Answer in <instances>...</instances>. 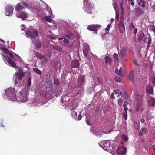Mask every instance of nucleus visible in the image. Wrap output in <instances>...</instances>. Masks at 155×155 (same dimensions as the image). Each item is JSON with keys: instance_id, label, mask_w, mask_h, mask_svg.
Returning <instances> with one entry per match:
<instances>
[{"instance_id": "nucleus-1", "label": "nucleus", "mask_w": 155, "mask_h": 155, "mask_svg": "<svg viewBox=\"0 0 155 155\" xmlns=\"http://www.w3.org/2000/svg\"><path fill=\"white\" fill-rule=\"evenodd\" d=\"M1 49L5 53L8 54L10 56V57H9L7 55H5L3 54H1L3 58V59L4 62L5 63H8V64L11 66L15 68H17V66L15 63L12 60V59L15 60L14 58V55L19 57H20V56L17 54L14 53L12 51H9L5 47H2L1 48Z\"/></svg>"}, {"instance_id": "nucleus-2", "label": "nucleus", "mask_w": 155, "mask_h": 155, "mask_svg": "<svg viewBox=\"0 0 155 155\" xmlns=\"http://www.w3.org/2000/svg\"><path fill=\"white\" fill-rule=\"evenodd\" d=\"M25 34L27 37L32 40V42L36 47L39 48L41 45L39 41L37 39H35L36 37L38 35V32L35 30L29 29L26 31Z\"/></svg>"}, {"instance_id": "nucleus-3", "label": "nucleus", "mask_w": 155, "mask_h": 155, "mask_svg": "<svg viewBox=\"0 0 155 155\" xmlns=\"http://www.w3.org/2000/svg\"><path fill=\"white\" fill-rule=\"evenodd\" d=\"M31 84V79L28 77L27 82V88H24L19 92L20 96L19 98L20 101L23 102H25L27 101L28 95L29 87Z\"/></svg>"}, {"instance_id": "nucleus-4", "label": "nucleus", "mask_w": 155, "mask_h": 155, "mask_svg": "<svg viewBox=\"0 0 155 155\" xmlns=\"http://www.w3.org/2000/svg\"><path fill=\"white\" fill-rule=\"evenodd\" d=\"M16 93V91L12 87L7 89L5 91V97L9 101H17Z\"/></svg>"}, {"instance_id": "nucleus-5", "label": "nucleus", "mask_w": 155, "mask_h": 155, "mask_svg": "<svg viewBox=\"0 0 155 155\" xmlns=\"http://www.w3.org/2000/svg\"><path fill=\"white\" fill-rule=\"evenodd\" d=\"M85 82V77L84 75L80 76L78 77V85L80 87L81 90L83 89V86ZM81 91L76 92L74 95L75 99H78L81 96Z\"/></svg>"}, {"instance_id": "nucleus-6", "label": "nucleus", "mask_w": 155, "mask_h": 155, "mask_svg": "<svg viewBox=\"0 0 155 155\" xmlns=\"http://www.w3.org/2000/svg\"><path fill=\"white\" fill-rule=\"evenodd\" d=\"M78 106V104L74 101L71 106V107H70V110L71 111V115L73 118L76 120L79 121L82 119V117L81 115V111L79 112V114L77 116V110H76L75 108Z\"/></svg>"}, {"instance_id": "nucleus-7", "label": "nucleus", "mask_w": 155, "mask_h": 155, "mask_svg": "<svg viewBox=\"0 0 155 155\" xmlns=\"http://www.w3.org/2000/svg\"><path fill=\"white\" fill-rule=\"evenodd\" d=\"M99 146L104 150L108 151H113L115 148L114 146L111 145V142L103 140L99 143Z\"/></svg>"}, {"instance_id": "nucleus-8", "label": "nucleus", "mask_w": 155, "mask_h": 155, "mask_svg": "<svg viewBox=\"0 0 155 155\" xmlns=\"http://www.w3.org/2000/svg\"><path fill=\"white\" fill-rule=\"evenodd\" d=\"M24 76V74L22 71H18L17 73H15L14 75L13 78V80L14 81L15 85L17 84L18 83L20 86L23 84V82L22 78Z\"/></svg>"}, {"instance_id": "nucleus-9", "label": "nucleus", "mask_w": 155, "mask_h": 155, "mask_svg": "<svg viewBox=\"0 0 155 155\" xmlns=\"http://www.w3.org/2000/svg\"><path fill=\"white\" fill-rule=\"evenodd\" d=\"M84 10L88 14H91L94 10V8L91 2L89 0L84 1Z\"/></svg>"}, {"instance_id": "nucleus-10", "label": "nucleus", "mask_w": 155, "mask_h": 155, "mask_svg": "<svg viewBox=\"0 0 155 155\" xmlns=\"http://www.w3.org/2000/svg\"><path fill=\"white\" fill-rule=\"evenodd\" d=\"M101 26L99 25L93 24L89 25L87 28V29L90 31H94V33L97 34V30L100 28Z\"/></svg>"}, {"instance_id": "nucleus-11", "label": "nucleus", "mask_w": 155, "mask_h": 155, "mask_svg": "<svg viewBox=\"0 0 155 155\" xmlns=\"http://www.w3.org/2000/svg\"><path fill=\"white\" fill-rule=\"evenodd\" d=\"M14 9V7L12 6L9 5L6 6L5 8V15L8 16L11 15L12 14Z\"/></svg>"}, {"instance_id": "nucleus-12", "label": "nucleus", "mask_w": 155, "mask_h": 155, "mask_svg": "<svg viewBox=\"0 0 155 155\" xmlns=\"http://www.w3.org/2000/svg\"><path fill=\"white\" fill-rule=\"evenodd\" d=\"M127 152L126 148L122 146L119 147L117 151V155H124Z\"/></svg>"}, {"instance_id": "nucleus-13", "label": "nucleus", "mask_w": 155, "mask_h": 155, "mask_svg": "<svg viewBox=\"0 0 155 155\" xmlns=\"http://www.w3.org/2000/svg\"><path fill=\"white\" fill-rule=\"evenodd\" d=\"M16 15L17 18H21L23 20L27 18L28 16V14L25 12H22L20 13H16Z\"/></svg>"}, {"instance_id": "nucleus-14", "label": "nucleus", "mask_w": 155, "mask_h": 155, "mask_svg": "<svg viewBox=\"0 0 155 155\" xmlns=\"http://www.w3.org/2000/svg\"><path fill=\"white\" fill-rule=\"evenodd\" d=\"M70 99V97L68 95H64L61 97V102L64 104H67Z\"/></svg>"}, {"instance_id": "nucleus-15", "label": "nucleus", "mask_w": 155, "mask_h": 155, "mask_svg": "<svg viewBox=\"0 0 155 155\" xmlns=\"http://www.w3.org/2000/svg\"><path fill=\"white\" fill-rule=\"evenodd\" d=\"M80 64L79 61L77 59L74 60L71 62V66L74 68H76L79 66Z\"/></svg>"}, {"instance_id": "nucleus-16", "label": "nucleus", "mask_w": 155, "mask_h": 155, "mask_svg": "<svg viewBox=\"0 0 155 155\" xmlns=\"http://www.w3.org/2000/svg\"><path fill=\"white\" fill-rule=\"evenodd\" d=\"M134 95L136 100L137 102H141L143 97L142 95H140L139 93L137 92L135 93Z\"/></svg>"}, {"instance_id": "nucleus-17", "label": "nucleus", "mask_w": 155, "mask_h": 155, "mask_svg": "<svg viewBox=\"0 0 155 155\" xmlns=\"http://www.w3.org/2000/svg\"><path fill=\"white\" fill-rule=\"evenodd\" d=\"M148 106L149 107H153L155 104V99L153 98L149 99L148 101Z\"/></svg>"}, {"instance_id": "nucleus-18", "label": "nucleus", "mask_w": 155, "mask_h": 155, "mask_svg": "<svg viewBox=\"0 0 155 155\" xmlns=\"http://www.w3.org/2000/svg\"><path fill=\"white\" fill-rule=\"evenodd\" d=\"M89 50V47L88 45H86L83 48V53L84 56L87 55L88 51Z\"/></svg>"}, {"instance_id": "nucleus-19", "label": "nucleus", "mask_w": 155, "mask_h": 155, "mask_svg": "<svg viewBox=\"0 0 155 155\" xmlns=\"http://www.w3.org/2000/svg\"><path fill=\"white\" fill-rule=\"evenodd\" d=\"M15 10L17 11H20L23 9H25V8L23 7L20 3H18L15 8Z\"/></svg>"}, {"instance_id": "nucleus-20", "label": "nucleus", "mask_w": 155, "mask_h": 155, "mask_svg": "<svg viewBox=\"0 0 155 155\" xmlns=\"http://www.w3.org/2000/svg\"><path fill=\"white\" fill-rule=\"evenodd\" d=\"M146 91L147 93L153 94V91L152 87L150 85L147 86L146 87Z\"/></svg>"}, {"instance_id": "nucleus-21", "label": "nucleus", "mask_w": 155, "mask_h": 155, "mask_svg": "<svg viewBox=\"0 0 155 155\" xmlns=\"http://www.w3.org/2000/svg\"><path fill=\"white\" fill-rule=\"evenodd\" d=\"M143 41L144 42L147 43L148 46H149L151 43V38L150 37H145L144 38Z\"/></svg>"}, {"instance_id": "nucleus-22", "label": "nucleus", "mask_w": 155, "mask_h": 155, "mask_svg": "<svg viewBox=\"0 0 155 155\" xmlns=\"http://www.w3.org/2000/svg\"><path fill=\"white\" fill-rule=\"evenodd\" d=\"M116 73L119 76H122L124 75V70L122 69L121 67L120 68L119 71H118L117 69L115 70Z\"/></svg>"}, {"instance_id": "nucleus-23", "label": "nucleus", "mask_w": 155, "mask_h": 155, "mask_svg": "<svg viewBox=\"0 0 155 155\" xmlns=\"http://www.w3.org/2000/svg\"><path fill=\"white\" fill-rule=\"evenodd\" d=\"M21 3L23 5L25 6L26 8L28 9H31L33 8V7L32 6L30 5H28L24 1H21Z\"/></svg>"}, {"instance_id": "nucleus-24", "label": "nucleus", "mask_w": 155, "mask_h": 155, "mask_svg": "<svg viewBox=\"0 0 155 155\" xmlns=\"http://www.w3.org/2000/svg\"><path fill=\"white\" fill-rule=\"evenodd\" d=\"M144 34L142 31L139 32L138 34V39L140 41H141L144 36Z\"/></svg>"}, {"instance_id": "nucleus-25", "label": "nucleus", "mask_w": 155, "mask_h": 155, "mask_svg": "<svg viewBox=\"0 0 155 155\" xmlns=\"http://www.w3.org/2000/svg\"><path fill=\"white\" fill-rule=\"evenodd\" d=\"M127 49L125 48H123L120 53V55L121 57H123L126 54Z\"/></svg>"}, {"instance_id": "nucleus-26", "label": "nucleus", "mask_w": 155, "mask_h": 155, "mask_svg": "<svg viewBox=\"0 0 155 155\" xmlns=\"http://www.w3.org/2000/svg\"><path fill=\"white\" fill-rule=\"evenodd\" d=\"M134 72L133 71H132L129 74V79L131 81H133L134 80Z\"/></svg>"}, {"instance_id": "nucleus-27", "label": "nucleus", "mask_w": 155, "mask_h": 155, "mask_svg": "<svg viewBox=\"0 0 155 155\" xmlns=\"http://www.w3.org/2000/svg\"><path fill=\"white\" fill-rule=\"evenodd\" d=\"M141 106V102H137L136 107L135 110L137 112H138L139 111V110Z\"/></svg>"}, {"instance_id": "nucleus-28", "label": "nucleus", "mask_w": 155, "mask_h": 155, "mask_svg": "<svg viewBox=\"0 0 155 155\" xmlns=\"http://www.w3.org/2000/svg\"><path fill=\"white\" fill-rule=\"evenodd\" d=\"M143 133H142L141 131V130L139 133V135L140 136H141L143 135L144 134H145L147 131V129L145 128L142 129Z\"/></svg>"}, {"instance_id": "nucleus-29", "label": "nucleus", "mask_w": 155, "mask_h": 155, "mask_svg": "<svg viewBox=\"0 0 155 155\" xmlns=\"http://www.w3.org/2000/svg\"><path fill=\"white\" fill-rule=\"evenodd\" d=\"M121 137L122 139L125 141H127L128 140L127 136L124 134H122Z\"/></svg>"}, {"instance_id": "nucleus-30", "label": "nucleus", "mask_w": 155, "mask_h": 155, "mask_svg": "<svg viewBox=\"0 0 155 155\" xmlns=\"http://www.w3.org/2000/svg\"><path fill=\"white\" fill-rule=\"evenodd\" d=\"M145 2L143 0H140L138 3V5L141 6L142 7L144 8L145 7L144 4Z\"/></svg>"}, {"instance_id": "nucleus-31", "label": "nucleus", "mask_w": 155, "mask_h": 155, "mask_svg": "<svg viewBox=\"0 0 155 155\" xmlns=\"http://www.w3.org/2000/svg\"><path fill=\"white\" fill-rule=\"evenodd\" d=\"M105 60V62L106 63H108V62H109V63L110 64L111 63V59L110 58L108 57V56H105L104 58Z\"/></svg>"}, {"instance_id": "nucleus-32", "label": "nucleus", "mask_w": 155, "mask_h": 155, "mask_svg": "<svg viewBox=\"0 0 155 155\" xmlns=\"http://www.w3.org/2000/svg\"><path fill=\"white\" fill-rule=\"evenodd\" d=\"M45 19L48 22H51V18L50 16H47L45 17Z\"/></svg>"}, {"instance_id": "nucleus-33", "label": "nucleus", "mask_w": 155, "mask_h": 155, "mask_svg": "<svg viewBox=\"0 0 155 155\" xmlns=\"http://www.w3.org/2000/svg\"><path fill=\"white\" fill-rule=\"evenodd\" d=\"M54 84L57 86H58L60 84V81L57 78L55 79L54 80Z\"/></svg>"}, {"instance_id": "nucleus-34", "label": "nucleus", "mask_w": 155, "mask_h": 155, "mask_svg": "<svg viewBox=\"0 0 155 155\" xmlns=\"http://www.w3.org/2000/svg\"><path fill=\"white\" fill-rule=\"evenodd\" d=\"M93 134L94 135H96L97 136H100V134L101 133V132L99 131H96V132H93Z\"/></svg>"}, {"instance_id": "nucleus-35", "label": "nucleus", "mask_w": 155, "mask_h": 155, "mask_svg": "<svg viewBox=\"0 0 155 155\" xmlns=\"http://www.w3.org/2000/svg\"><path fill=\"white\" fill-rule=\"evenodd\" d=\"M53 49L56 50H58L60 51H62V48L58 46H54L53 48Z\"/></svg>"}, {"instance_id": "nucleus-36", "label": "nucleus", "mask_w": 155, "mask_h": 155, "mask_svg": "<svg viewBox=\"0 0 155 155\" xmlns=\"http://www.w3.org/2000/svg\"><path fill=\"white\" fill-rule=\"evenodd\" d=\"M34 71L35 72L39 75L41 73V71L38 68H34Z\"/></svg>"}, {"instance_id": "nucleus-37", "label": "nucleus", "mask_w": 155, "mask_h": 155, "mask_svg": "<svg viewBox=\"0 0 155 155\" xmlns=\"http://www.w3.org/2000/svg\"><path fill=\"white\" fill-rule=\"evenodd\" d=\"M123 100L121 98H119L118 100V104L119 105L121 106L123 103Z\"/></svg>"}, {"instance_id": "nucleus-38", "label": "nucleus", "mask_w": 155, "mask_h": 155, "mask_svg": "<svg viewBox=\"0 0 155 155\" xmlns=\"http://www.w3.org/2000/svg\"><path fill=\"white\" fill-rule=\"evenodd\" d=\"M113 5L115 11H116L118 8V6L117 2H114L113 4Z\"/></svg>"}, {"instance_id": "nucleus-39", "label": "nucleus", "mask_w": 155, "mask_h": 155, "mask_svg": "<svg viewBox=\"0 0 155 155\" xmlns=\"http://www.w3.org/2000/svg\"><path fill=\"white\" fill-rule=\"evenodd\" d=\"M123 116L125 120H127V112H125L123 113Z\"/></svg>"}, {"instance_id": "nucleus-40", "label": "nucleus", "mask_w": 155, "mask_h": 155, "mask_svg": "<svg viewBox=\"0 0 155 155\" xmlns=\"http://www.w3.org/2000/svg\"><path fill=\"white\" fill-rule=\"evenodd\" d=\"M123 4L124 3H123V2H121L120 4V7L121 10L122 12H124V9L123 7Z\"/></svg>"}, {"instance_id": "nucleus-41", "label": "nucleus", "mask_w": 155, "mask_h": 155, "mask_svg": "<svg viewBox=\"0 0 155 155\" xmlns=\"http://www.w3.org/2000/svg\"><path fill=\"white\" fill-rule=\"evenodd\" d=\"M115 79V81L117 82H120L121 81V78L117 77H116Z\"/></svg>"}, {"instance_id": "nucleus-42", "label": "nucleus", "mask_w": 155, "mask_h": 155, "mask_svg": "<svg viewBox=\"0 0 155 155\" xmlns=\"http://www.w3.org/2000/svg\"><path fill=\"white\" fill-rule=\"evenodd\" d=\"M63 43L65 44H68L69 42V40L68 38H64L63 41Z\"/></svg>"}, {"instance_id": "nucleus-43", "label": "nucleus", "mask_w": 155, "mask_h": 155, "mask_svg": "<svg viewBox=\"0 0 155 155\" xmlns=\"http://www.w3.org/2000/svg\"><path fill=\"white\" fill-rule=\"evenodd\" d=\"M113 56L115 60L118 61V56L117 54L116 53H114V54Z\"/></svg>"}, {"instance_id": "nucleus-44", "label": "nucleus", "mask_w": 155, "mask_h": 155, "mask_svg": "<svg viewBox=\"0 0 155 155\" xmlns=\"http://www.w3.org/2000/svg\"><path fill=\"white\" fill-rule=\"evenodd\" d=\"M111 25L110 24H108L107 25V27L105 28V30L107 31H108L109 30L110 28V27Z\"/></svg>"}, {"instance_id": "nucleus-45", "label": "nucleus", "mask_w": 155, "mask_h": 155, "mask_svg": "<svg viewBox=\"0 0 155 155\" xmlns=\"http://www.w3.org/2000/svg\"><path fill=\"white\" fill-rule=\"evenodd\" d=\"M147 3L148 4V6L149 5L150 6H151L152 7V2L151 0H148L147 1Z\"/></svg>"}, {"instance_id": "nucleus-46", "label": "nucleus", "mask_w": 155, "mask_h": 155, "mask_svg": "<svg viewBox=\"0 0 155 155\" xmlns=\"http://www.w3.org/2000/svg\"><path fill=\"white\" fill-rule=\"evenodd\" d=\"M133 62L136 65H139L137 63V61L135 59H133Z\"/></svg>"}, {"instance_id": "nucleus-47", "label": "nucleus", "mask_w": 155, "mask_h": 155, "mask_svg": "<svg viewBox=\"0 0 155 155\" xmlns=\"http://www.w3.org/2000/svg\"><path fill=\"white\" fill-rule=\"evenodd\" d=\"M134 126L136 129H137L138 128V126L137 122H134Z\"/></svg>"}, {"instance_id": "nucleus-48", "label": "nucleus", "mask_w": 155, "mask_h": 155, "mask_svg": "<svg viewBox=\"0 0 155 155\" xmlns=\"http://www.w3.org/2000/svg\"><path fill=\"white\" fill-rule=\"evenodd\" d=\"M134 28H135V27L134 26V25H133V24L132 23H131L130 24V29L131 30H132V29Z\"/></svg>"}, {"instance_id": "nucleus-49", "label": "nucleus", "mask_w": 155, "mask_h": 155, "mask_svg": "<svg viewBox=\"0 0 155 155\" xmlns=\"http://www.w3.org/2000/svg\"><path fill=\"white\" fill-rule=\"evenodd\" d=\"M86 124H87V125H89V126L91 125L90 124V121H88L87 120L86 118Z\"/></svg>"}, {"instance_id": "nucleus-50", "label": "nucleus", "mask_w": 155, "mask_h": 155, "mask_svg": "<svg viewBox=\"0 0 155 155\" xmlns=\"http://www.w3.org/2000/svg\"><path fill=\"white\" fill-rule=\"evenodd\" d=\"M35 55L39 58H41L42 56V55L38 53H36Z\"/></svg>"}, {"instance_id": "nucleus-51", "label": "nucleus", "mask_w": 155, "mask_h": 155, "mask_svg": "<svg viewBox=\"0 0 155 155\" xmlns=\"http://www.w3.org/2000/svg\"><path fill=\"white\" fill-rule=\"evenodd\" d=\"M140 122L142 123H144L145 124H146L145 120L143 119H141L140 120Z\"/></svg>"}, {"instance_id": "nucleus-52", "label": "nucleus", "mask_w": 155, "mask_h": 155, "mask_svg": "<svg viewBox=\"0 0 155 155\" xmlns=\"http://www.w3.org/2000/svg\"><path fill=\"white\" fill-rule=\"evenodd\" d=\"M98 81L99 83V84H102V83L101 80V79H100V78H98Z\"/></svg>"}, {"instance_id": "nucleus-53", "label": "nucleus", "mask_w": 155, "mask_h": 155, "mask_svg": "<svg viewBox=\"0 0 155 155\" xmlns=\"http://www.w3.org/2000/svg\"><path fill=\"white\" fill-rule=\"evenodd\" d=\"M119 90H115L114 92L113 93L117 94L118 93H119Z\"/></svg>"}, {"instance_id": "nucleus-54", "label": "nucleus", "mask_w": 155, "mask_h": 155, "mask_svg": "<svg viewBox=\"0 0 155 155\" xmlns=\"http://www.w3.org/2000/svg\"><path fill=\"white\" fill-rule=\"evenodd\" d=\"M24 25H21V27H23V28H21V30H23V31H25V29H26V28H24Z\"/></svg>"}, {"instance_id": "nucleus-55", "label": "nucleus", "mask_w": 155, "mask_h": 155, "mask_svg": "<svg viewBox=\"0 0 155 155\" xmlns=\"http://www.w3.org/2000/svg\"><path fill=\"white\" fill-rule=\"evenodd\" d=\"M151 30L155 33V27L153 26L152 27Z\"/></svg>"}, {"instance_id": "nucleus-56", "label": "nucleus", "mask_w": 155, "mask_h": 155, "mask_svg": "<svg viewBox=\"0 0 155 155\" xmlns=\"http://www.w3.org/2000/svg\"><path fill=\"white\" fill-rule=\"evenodd\" d=\"M137 31V28H135L134 30V34H136Z\"/></svg>"}, {"instance_id": "nucleus-57", "label": "nucleus", "mask_w": 155, "mask_h": 155, "mask_svg": "<svg viewBox=\"0 0 155 155\" xmlns=\"http://www.w3.org/2000/svg\"><path fill=\"white\" fill-rule=\"evenodd\" d=\"M124 109L125 111V112H127V110H128V108L127 107H124Z\"/></svg>"}, {"instance_id": "nucleus-58", "label": "nucleus", "mask_w": 155, "mask_h": 155, "mask_svg": "<svg viewBox=\"0 0 155 155\" xmlns=\"http://www.w3.org/2000/svg\"><path fill=\"white\" fill-rule=\"evenodd\" d=\"M110 98L111 99H113L114 98V94L113 93H112L111 94Z\"/></svg>"}, {"instance_id": "nucleus-59", "label": "nucleus", "mask_w": 155, "mask_h": 155, "mask_svg": "<svg viewBox=\"0 0 155 155\" xmlns=\"http://www.w3.org/2000/svg\"><path fill=\"white\" fill-rule=\"evenodd\" d=\"M153 150L154 152V154H153L152 155H155V147L154 146H153Z\"/></svg>"}, {"instance_id": "nucleus-60", "label": "nucleus", "mask_w": 155, "mask_h": 155, "mask_svg": "<svg viewBox=\"0 0 155 155\" xmlns=\"http://www.w3.org/2000/svg\"><path fill=\"white\" fill-rule=\"evenodd\" d=\"M64 38V37H62L61 38H58V40H63Z\"/></svg>"}, {"instance_id": "nucleus-61", "label": "nucleus", "mask_w": 155, "mask_h": 155, "mask_svg": "<svg viewBox=\"0 0 155 155\" xmlns=\"http://www.w3.org/2000/svg\"><path fill=\"white\" fill-rule=\"evenodd\" d=\"M131 4L132 6H134V2L133 1L132 2Z\"/></svg>"}, {"instance_id": "nucleus-62", "label": "nucleus", "mask_w": 155, "mask_h": 155, "mask_svg": "<svg viewBox=\"0 0 155 155\" xmlns=\"http://www.w3.org/2000/svg\"><path fill=\"white\" fill-rule=\"evenodd\" d=\"M0 41L3 43H5L4 41L1 39H0Z\"/></svg>"}, {"instance_id": "nucleus-63", "label": "nucleus", "mask_w": 155, "mask_h": 155, "mask_svg": "<svg viewBox=\"0 0 155 155\" xmlns=\"http://www.w3.org/2000/svg\"><path fill=\"white\" fill-rule=\"evenodd\" d=\"M121 2H123V3H126V0H122Z\"/></svg>"}, {"instance_id": "nucleus-64", "label": "nucleus", "mask_w": 155, "mask_h": 155, "mask_svg": "<svg viewBox=\"0 0 155 155\" xmlns=\"http://www.w3.org/2000/svg\"><path fill=\"white\" fill-rule=\"evenodd\" d=\"M124 104L127 105L128 104V102H127V101H124Z\"/></svg>"}]
</instances>
